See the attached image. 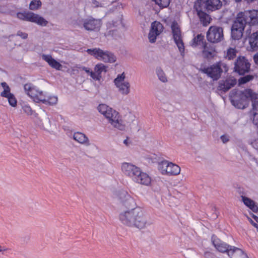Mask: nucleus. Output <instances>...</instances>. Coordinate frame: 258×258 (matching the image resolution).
Instances as JSON below:
<instances>
[{
  "label": "nucleus",
  "mask_w": 258,
  "mask_h": 258,
  "mask_svg": "<svg viewBox=\"0 0 258 258\" xmlns=\"http://www.w3.org/2000/svg\"><path fill=\"white\" fill-rule=\"evenodd\" d=\"M241 197L242 201L246 207L254 213L258 212V207L253 200L243 196H241Z\"/></svg>",
  "instance_id": "26"
},
{
  "label": "nucleus",
  "mask_w": 258,
  "mask_h": 258,
  "mask_svg": "<svg viewBox=\"0 0 258 258\" xmlns=\"http://www.w3.org/2000/svg\"><path fill=\"white\" fill-rule=\"evenodd\" d=\"M121 168L123 173L134 182L147 186L151 185V177L137 166L131 163L124 162L122 164Z\"/></svg>",
  "instance_id": "3"
},
{
  "label": "nucleus",
  "mask_w": 258,
  "mask_h": 258,
  "mask_svg": "<svg viewBox=\"0 0 258 258\" xmlns=\"http://www.w3.org/2000/svg\"><path fill=\"white\" fill-rule=\"evenodd\" d=\"M5 250V249H3V248H2V247H1V246H0V252H1V251H3V250Z\"/></svg>",
  "instance_id": "48"
},
{
  "label": "nucleus",
  "mask_w": 258,
  "mask_h": 258,
  "mask_svg": "<svg viewBox=\"0 0 258 258\" xmlns=\"http://www.w3.org/2000/svg\"><path fill=\"white\" fill-rule=\"evenodd\" d=\"M8 99L9 104L12 107H16L17 104V101L13 94L9 95L8 97H6Z\"/></svg>",
  "instance_id": "36"
},
{
  "label": "nucleus",
  "mask_w": 258,
  "mask_h": 258,
  "mask_svg": "<svg viewBox=\"0 0 258 258\" xmlns=\"http://www.w3.org/2000/svg\"><path fill=\"white\" fill-rule=\"evenodd\" d=\"M253 59L255 63L258 64V53L254 55Z\"/></svg>",
  "instance_id": "44"
},
{
  "label": "nucleus",
  "mask_w": 258,
  "mask_h": 258,
  "mask_svg": "<svg viewBox=\"0 0 258 258\" xmlns=\"http://www.w3.org/2000/svg\"><path fill=\"white\" fill-rule=\"evenodd\" d=\"M237 52L235 48H229L225 52L224 57L228 60L233 59L236 57Z\"/></svg>",
  "instance_id": "31"
},
{
  "label": "nucleus",
  "mask_w": 258,
  "mask_h": 258,
  "mask_svg": "<svg viewBox=\"0 0 258 258\" xmlns=\"http://www.w3.org/2000/svg\"><path fill=\"white\" fill-rule=\"evenodd\" d=\"M156 73L158 77V79L161 82L163 83H166L167 82V78L166 76L163 71L160 68H158L156 69Z\"/></svg>",
  "instance_id": "33"
},
{
  "label": "nucleus",
  "mask_w": 258,
  "mask_h": 258,
  "mask_svg": "<svg viewBox=\"0 0 258 258\" xmlns=\"http://www.w3.org/2000/svg\"><path fill=\"white\" fill-rule=\"evenodd\" d=\"M158 169L164 175L176 176L179 174L181 169L177 164L167 160L158 163Z\"/></svg>",
  "instance_id": "7"
},
{
  "label": "nucleus",
  "mask_w": 258,
  "mask_h": 258,
  "mask_svg": "<svg viewBox=\"0 0 258 258\" xmlns=\"http://www.w3.org/2000/svg\"><path fill=\"white\" fill-rule=\"evenodd\" d=\"M237 14L231 28V37L234 40H239L243 35V31L246 26L245 21L241 19Z\"/></svg>",
  "instance_id": "10"
},
{
  "label": "nucleus",
  "mask_w": 258,
  "mask_h": 258,
  "mask_svg": "<svg viewBox=\"0 0 258 258\" xmlns=\"http://www.w3.org/2000/svg\"><path fill=\"white\" fill-rule=\"evenodd\" d=\"M202 55L203 57L207 59H211L216 55L217 52L215 48L206 44L203 47Z\"/></svg>",
  "instance_id": "22"
},
{
  "label": "nucleus",
  "mask_w": 258,
  "mask_h": 258,
  "mask_svg": "<svg viewBox=\"0 0 258 258\" xmlns=\"http://www.w3.org/2000/svg\"><path fill=\"white\" fill-rule=\"evenodd\" d=\"M237 83L235 79H228L219 83L218 89L223 92H226L233 87Z\"/></svg>",
  "instance_id": "20"
},
{
  "label": "nucleus",
  "mask_w": 258,
  "mask_h": 258,
  "mask_svg": "<svg viewBox=\"0 0 258 258\" xmlns=\"http://www.w3.org/2000/svg\"><path fill=\"white\" fill-rule=\"evenodd\" d=\"M80 22L82 23L83 27L87 31H98L101 25L100 20L92 17L82 19Z\"/></svg>",
  "instance_id": "16"
},
{
  "label": "nucleus",
  "mask_w": 258,
  "mask_h": 258,
  "mask_svg": "<svg viewBox=\"0 0 258 258\" xmlns=\"http://www.w3.org/2000/svg\"><path fill=\"white\" fill-rule=\"evenodd\" d=\"M204 36L202 34H198L192 40L191 45L193 47H196L198 46H202L203 47L206 43H204Z\"/></svg>",
  "instance_id": "28"
},
{
  "label": "nucleus",
  "mask_w": 258,
  "mask_h": 258,
  "mask_svg": "<svg viewBox=\"0 0 258 258\" xmlns=\"http://www.w3.org/2000/svg\"><path fill=\"white\" fill-rule=\"evenodd\" d=\"M240 17H242L245 21V24H248L250 26L258 25V11L251 10L246 11L244 12H240L238 14Z\"/></svg>",
  "instance_id": "15"
},
{
  "label": "nucleus",
  "mask_w": 258,
  "mask_h": 258,
  "mask_svg": "<svg viewBox=\"0 0 258 258\" xmlns=\"http://www.w3.org/2000/svg\"><path fill=\"white\" fill-rule=\"evenodd\" d=\"M249 44L253 51L258 49V32L251 34L248 37Z\"/></svg>",
  "instance_id": "27"
},
{
  "label": "nucleus",
  "mask_w": 258,
  "mask_h": 258,
  "mask_svg": "<svg viewBox=\"0 0 258 258\" xmlns=\"http://www.w3.org/2000/svg\"><path fill=\"white\" fill-rule=\"evenodd\" d=\"M41 2L40 0H33L29 5V9L32 10H35L41 6Z\"/></svg>",
  "instance_id": "35"
},
{
  "label": "nucleus",
  "mask_w": 258,
  "mask_h": 258,
  "mask_svg": "<svg viewBox=\"0 0 258 258\" xmlns=\"http://www.w3.org/2000/svg\"><path fill=\"white\" fill-rule=\"evenodd\" d=\"M250 63L244 56H239L234 64V71L240 75H243L250 70Z\"/></svg>",
  "instance_id": "14"
},
{
  "label": "nucleus",
  "mask_w": 258,
  "mask_h": 258,
  "mask_svg": "<svg viewBox=\"0 0 258 258\" xmlns=\"http://www.w3.org/2000/svg\"><path fill=\"white\" fill-rule=\"evenodd\" d=\"M155 2L161 8L167 7L170 3L171 0H152Z\"/></svg>",
  "instance_id": "34"
},
{
  "label": "nucleus",
  "mask_w": 258,
  "mask_h": 258,
  "mask_svg": "<svg viewBox=\"0 0 258 258\" xmlns=\"http://www.w3.org/2000/svg\"><path fill=\"white\" fill-rule=\"evenodd\" d=\"M203 1L198 0L195 3L194 8L196 9L200 22L203 26H207L210 23L211 18L209 15L202 11V4Z\"/></svg>",
  "instance_id": "17"
},
{
  "label": "nucleus",
  "mask_w": 258,
  "mask_h": 258,
  "mask_svg": "<svg viewBox=\"0 0 258 258\" xmlns=\"http://www.w3.org/2000/svg\"><path fill=\"white\" fill-rule=\"evenodd\" d=\"M107 67L102 63H99L95 65L94 72L91 73V78L95 81H100L101 79V73L107 72Z\"/></svg>",
  "instance_id": "19"
},
{
  "label": "nucleus",
  "mask_w": 258,
  "mask_h": 258,
  "mask_svg": "<svg viewBox=\"0 0 258 258\" xmlns=\"http://www.w3.org/2000/svg\"><path fill=\"white\" fill-rule=\"evenodd\" d=\"M125 74L122 73L121 74H118L113 81L119 92L123 95H127L130 93V83L129 82L125 81Z\"/></svg>",
  "instance_id": "12"
},
{
  "label": "nucleus",
  "mask_w": 258,
  "mask_h": 258,
  "mask_svg": "<svg viewBox=\"0 0 258 258\" xmlns=\"http://www.w3.org/2000/svg\"><path fill=\"white\" fill-rule=\"evenodd\" d=\"M253 77L251 75H247L241 78L239 80V83L240 84H245L253 79Z\"/></svg>",
  "instance_id": "38"
},
{
  "label": "nucleus",
  "mask_w": 258,
  "mask_h": 258,
  "mask_svg": "<svg viewBox=\"0 0 258 258\" xmlns=\"http://www.w3.org/2000/svg\"><path fill=\"white\" fill-rule=\"evenodd\" d=\"M123 143L124 144H125L126 146H127L128 145V139H126L124 140V141H123Z\"/></svg>",
  "instance_id": "47"
},
{
  "label": "nucleus",
  "mask_w": 258,
  "mask_h": 258,
  "mask_svg": "<svg viewBox=\"0 0 258 258\" xmlns=\"http://www.w3.org/2000/svg\"><path fill=\"white\" fill-rule=\"evenodd\" d=\"M81 69L83 71H84L86 73H87L88 75H89L91 77V73H93V72L91 71L89 68L85 67H83L81 68Z\"/></svg>",
  "instance_id": "42"
},
{
  "label": "nucleus",
  "mask_w": 258,
  "mask_h": 258,
  "mask_svg": "<svg viewBox=\"0 0 258 258\" xmlns=\"http://www.w3.org/2000/svg\"><path fill=\"white\" fill-rule=\"evenodd\" d=\"M17 16L20 20L33 22L42 26H46L48 23L43 17L32 12H19L17 13Z\"/></svg>",
  "instance_id": "9"
},
{
  "label": "nucleus",
  "mask_w": 258,
  "mask_h": 258,
  "mask_svg": "<svg viewBox=\"0 0 258 258\" xmlns=\"http://www.w3.org/2000/svg\"><path fill=\"white\" fill-rule=\"evenodd\" d=\"M86 52L95 58L105 63H113L116 60L115 55L112 52L108 50L101 49L100 48L87 49Z\"/></svg>",
  "instance_id": "5"
},
{
  "label": "nucleus",
  "mask_w": 258,
  "mask_h": 258,
  "mask_svg": "<svg viewBox=\"0 0 258 258\" xmlns=\"http://www.w3.org/2000/svg\"><path fill=\"white\" fill-rule=\"evenodd\" d=\"M230 258H248L247 254L240 248L233 246L228 251Z\"/></svg>",
  "instance_id": "21"
},
{
  "label": "nucleus",
  "mask_w": 258,
  "mask_h": 258,
  "mask_svg": "<svg viewBox=\"0 0 258 258\" xmlns=\"http://www.w3.org/2000/svg\"><path fill=\"white\" fill-rule=\"evenodd\" d=\"M207 38L211 43L221 42L224 39L222 28L216 26H211L207 32Z\"/></svg>",
  "instance_id": "13"
},
{
  "label": "nucleus",
  "mask_w": 258,
  "mask_h": 258,
  "mask_svg": "<svg viewBox=\"0 0 258 258\" xmlns=\"http://www.w3.org/2000/svg\"><path fill=\"white\" fill-rule=\"evenodd\" d=\"M23 111L27 113L28 115H32L33 113V110L30 106L25 105L23 106Z\"/></svg>",
  "instance_id": "39"
},
{
  "label": "nucleus",
  "mask_w": 258,
  "mask_h": 258,
  "mask_svg": "<svg viewBox=\"0 0 258 258\" xmlns=\"http://www.w3.org/2000/svg\"><path fill=\"white\" fill-rule=\"evenodd\" d=\"M105 118L113 127L120 131H124L126 129V124L116 110L112 109Z\"/></svg>",
  "instance_id": "8"
},
{
  "label": "nucleus",
  "mask_w": 258,
  "mask_h": 258,
  "mask_svg": "<svg viewBox=\"0 0 258 258\" xmlns=\"http://www.w3.org/2000/svg\"><path fill=\"white\" fill-rule=\"evenodd\" d=\"M252 218L256 221V222L257 223H258V217L254 215H252Z\"/></svg>",
  "instance_id": "46"
},
{
  "label": "nucleus",
  "mask_w": 258,
  "mask_h": 258,
  "mask_svg": "<svg viewBox=\"0 0 258 258\" xmlns=\"http://www.w3.org/2000/svg\"><path fill=\"white\" fill-rule=\"evenodd\" d=\"M122 205L125 209L140 208L137 206L135 200L128 194L125 195L124 199L122 201Z\"/></svg>",
  "instance_id": "25"
},
{
  "label": "nucleus",
  "mask_w": 258,
  "mask_h": 258,
  "mask_svg": "<svg viewBox=\"0 0 258 258\" xmlns=\"http://www.w3.org/2000/svg\"><path fill=\"white\" fill-rule=\"evenodd\" d=\"M171 28L174 42L177 45L181 55L183 56L184 55V45L179 26L176 22H173Z\"/></svg>",
  "instance_id": "11"
},
{
  "label": "nucleus",
  "mask_w": 258,
  "mask_h": 258,
  "mask_svg": "<svg viewBox=\"0 0 258 258\" xmlns=\"http://www.w3.org/2000/svg\"><path fill=\"white\" fill-rule=\"evenodd\" d=\"M24 88L26 93L35 102L53 106L58 102L57 96L43 92L31 84H26Z\"/></svg>",
  "instance_id": "4"
},
{
  "label": "nucleus",
  "mask_w": 258,
  "mask_h": 258,
  "mask_svg": "<svg viewBox=\"0 0 258 258\" xmlns=\"http://www.w3.org/2000/svg\"><path fill=\"white\" fill-rule=\"evenodd\" d=\"M205 257L206 258H217L213 253L211 252H206Z\"/></svg>",
  "instance_id": "43"
},
{
  "label": "nucleus",
  "mask_w": 258,
  "mask_h": 258,
  "mask_svg": "<svg viewBox=\"0 0 258 258\" xmlns=\"http://www.w3.org/2000/svg\"><path fill=\"white\" fill-rule=\"evenodd\" d=\"M241 1V0H235V1H236V2H240Z\"/></svg>",
  "instance_id": "49"
},
{
  "label": "nucleus",
  "mask_w": 258,
  "mask_h": 258,
  "mask_svg": "<svg viewBox=\"0 0 258 258\" xmlns=\"http://www.w3.org/2000/svg\"><path fill=\"white\" fill-rule=\"evenodd\" d=\"M42 58L47 62L48 64L57 70H60L62 68V65L55 59L52 58L51 55L49 54H43L41 55Z\"/></svg>",
  "instance_id": "23"
},
{
  "label": "nucleus",
  "mask_w": 258,
  "mask_h": 258,
  "mask_svg": "<svg viewBox=\"0 0 258 258\" xmlns=\"http://www.w3.org/2000/svg\"><path fill=\"white\" fill-rule=\"evenodd\" d=\"M159 34L154 33L153 32L149 31L148 34V39L149 40L150 42L153 43L156 42L157 37L159 36Z\"/></svg>",
  "instance_id": "37"
},
{
  "label": "nucleus",
  "mask_w": 258,
  "mask_h": 258,
  "mask_svg": "<svg viewBox=\"0 0 258 258\" xmlns=\"http://www.w3.org/2000/svg\"><path fill=\"white\" fill-rule=\"evenodd\" d=\"M212 241L213 245L218 251L222 253L227 252L228 255V251L233 247V246L228 245L214 235L212 237Z\"/></svg>",
  "instance_id": "18"
},
{
  "label": "nucleus",
  "mask_w": 258,
  "mask_h": 258,
  "mask_svg": "<svg viewBox=\"0 0 258 258\" xmlns=\"http://www.w3.org/2000/svg\"><path fill=\"white\" fill-rule=\"evenodd\" d=\"M220 139L223 143H226L229 140V137L227 135L221 136Z\"/></svg>",
  "instance_id": "41"
},
{
  "label": "nucleus",
  "mask_w": 258,
  "mask_h": 258,
  "mask_svg": "<svg viewBox=\"0 0 258 258\" xmlns=\"http://www.w3.org/2000/svg\"><path fill=\"white\" fill-rule=\"evenodd\" d=\"M119 220L125 226L135 227L140 229L145 228L151 224L141 208L122 210L119 215Z\"/></svg>",
  "instance_id": "2"
},
{
  "label": "nucleus",
  "mask_w": 258,
  "mask_h": 258,
  "mask_svg": "<svg viewBox=\"0 0 258 258\" xmlns=\"http://www.w3.org/2000/svg\"><path fill=\"white\" fill-rule=\"evenodd\" d=\"M73 139L78 143L85 146H90V143L88 138L83 133L76 132L74 134Z\"/></svg>",
  "instance_id": "24"
},
{
  "label": "nucleus",
  "mask_w": 258,
  "mask_h": 258,
  "mask_svg": "<svg viewBox=\"0 0 258 258\" xmlns=\"http://www.w3.org/2000/svg\"><path fill=\"white\" fill-rule=\"evenodd\" d=\"M250 98L252 102L253 111V123L258 127V93L251 89H245L243 91L232 90L229 95V99L233 105L238 109H244L247 107Z\"/></svg>",
  "instance_id": "1"
},
{
  "label": "nucleus",
  "mask_w": 258,
  "mask_h": 258,
  "mask_svg": "<svg viewBox=\"0 0 258 258\" xmlns=\"http://www.w3.org/2000/svg\"><path fill=\"white\" fill-rule=\"evenodd\" d=\"M222 68L227 71L228 67L226 64L222 61L217 62L209 67H205L201 69V71L206 74L214 81L218 80L223 72Z\"/></svg>",
  "instance_id": "6"
},
{
  "label": "nucleus",
  "mask_w": 258,
  "mask_h": 258,
  "mask_svg": "<svg viewBox=\"0 0 258 258\" xmlns=\"http://www.w3.org/2000/svg\"><path fill=\"white\" fill-rule=\"evenodd\" d=\"M17 35L20 36L23 39H26L28 37V34L26 33L23 32L21 31H18L17 33Z\"/></svg>",
  "instance_id": "40"
},
{
  "label": "nucleus",
  "mask_w": 258,
  "mask_h": 258,
  "mask_svg": "<svg viewBox=\"0 0 258 258\" xmlns=\"http://www.w3.org/2000/svg\"><path fill=\"white\" fill-rule=\"evenodd\" d=\"M112 109L113 108L105 104H100L97 107L98 111L105 117L107 116Z\"/></svg>",
  "instance_id": "30"
},
{
  "label": "nucleus",
  "mask_w": 258,
  "mask_h": 258,
  "mask_svg": "<svg viewBox=\"0 0 258 258\" xmlns=\"http://www.w3.org/2000/svg\"><path fill=\"white\" fill-rule=\"evenodd\" d=\"M163 30V26L162 24L157 21H154L151 24V27L150 30V31L156 33L160 34Z\"/></svg>",
  "instance_id": "29"
},
{
  "label": "nucleus",
  "mask_w": 258,
  "mask_h": 258,
  "mask_svg": "<svg viewBox=\"0 0 258 258\" xmlns=\"http://www.w3.org/2000/svg\"><path fill=\"white\" fill-rule=\"evenodd\" d=\"M250 222L251 224L256 228L257 230L258 231V224L254 222L252 220H250Z\"/></svg>",
  "instance_id": "45"
},
{
  "label": "nucleus",
  "mask_w": 258,
  "mask_h": 258,
  "mask_svg": "<svg viewBox=\"0 0 258 258\" xmlns=\"http://www.w3.org/2000/svg\"><path fill=\"white\" fill-rule=\"evenodd\" d=\"M1 86L4 89L3 91L1 93V96L2 97L6 98L12 94L11 93L10 87L6 82L2 83Z\"/></svg>",
  "instance_id": "32"
}]
</instances>
